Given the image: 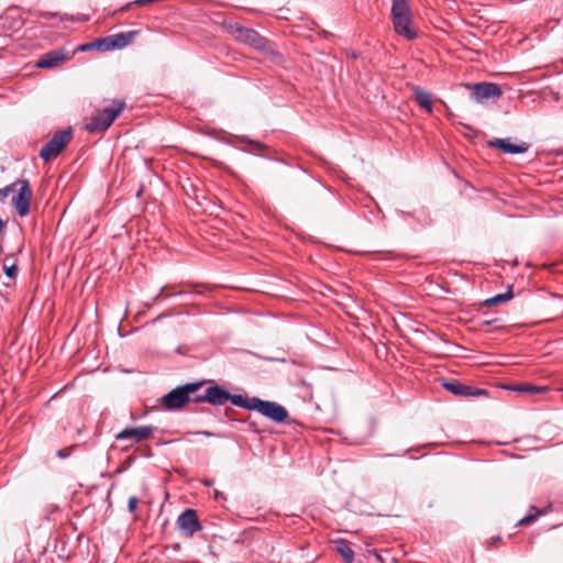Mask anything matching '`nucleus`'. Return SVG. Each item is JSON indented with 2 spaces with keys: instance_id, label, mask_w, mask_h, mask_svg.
I'll use <instances>...</instances> for the list:
<instances>
[{
  "instance_id": "nucleus-26",
  "label": "nucleus",
  "mask_w": 563,
  "mask_h": 563,
  "mask_svg": "<svg viewBox=\"0 0 563 563\" xmlns=\"http://www.w3.org/2000/svg\"><path fill=\"white\" fill-rule=\"evenodd\" d=\"M15 190L14 183L0 189V201L4 200L11 191Z\"/></svg>"
},
{
  "instance_id": "nucleus-15",
  "label": "nucleus",
  "mask_w": 563,
  "mask_h": 563,
  "mask_svg": "<svg viewBox=\"0 0 563 563\" xmlns=\"http://www.w3.org/2000/svg\"><path fill=\"white\" fill-rule=\"evenodd\" d=\"M413 93H415V99H416L417 103L422 109H424L428 113H432L433 106H432V100H431L430 93L422 90L419 87H416L413 89Z\"/></svg>"
},
{
  "instance_id": "nucleus-30",
  "label": "nucleus",
  "mask_w": 563,
  "mask_h": 563,
  "mask_svg": "<svg viewBox=\"0 0 563 563\" xmlns=\"http://www.w3.org/2000/svg\"><path fill=\"white\" fill-rule=\"evenodd\" d=\"M68 455H69V453H68V452H66V451H64V450H59V451L57 452V456H58V457H60V459H65V457H67Z\"/></svg>"
},
{
  "instance_id": "nucleus-33",
  "label": "nucleus",
  "mask_w": 563,
  "mask_h": 563,
  "mask_svg": "<svg viewBox=\"0 0 563 563\" xmlns=\"http://www.w3.org/2000/svg\"><path fill=\"white\" fill-rule=\"evenodd\" d=\"M251 144H253V145H255V146H258V147H261V146H262V144H261L260 142H255V141H252V142H251Z\"/></svg>"
},
{
  "instance_id": "nucleus-35",
  "label": "nucleus",
  "mask_w": 563,
  "mask_h": 563,
  "mask_svg": "<svg viewBox=\"0 0 563 563\" xmlns=\"http://www.w3.org/2000/svg\"><path fill=\"white\" fill-rule=\"evenodd\" d=\"M492 541H493V542H498V541H500V538H499V537L492 538Z\"/></svg>"
},
{
  "instance_id": "nucleus-23",
  "label": "nucleus",
  "mask_w": 563,
  "mask_h": 563,
  "mask_svg": "<svg viewBox=\"0 0 563 563\" xmlns=\"http://www.w3.org/2000/svg\"><path fill=\"white\" fill-rule=\"evenodd\" d=\"M37 15L44 20H58V21H64V20H69L70 18H68L66 14L65 15H60L59 13H56V12H48V11H41L37 13Z\"/></svg>"
},
{
  "instance_id": "nucleus-25",
  "label": "nucleus",
  "mask_w": 563,
  "mask_h": 563,
  "mask_svg": "<svg viewBox=\"0 0 563 563\" xmlns=\"http://www.w3.org/2000/svg\"><path fill=\"white\" fill-rule=\"evenodd\" d=\"M139 498L136 496H131L128 500V510L131 514H134L137 510Z\"/></svg>"
},
{
  "instance_id": "nucleus-4",
  "label": "nucleus",
  "mask_w": 563,
  "mask_h": 563,
  "mask_svg": "<svg viewBox=\"0 0 563 563\" xmlns=\"http://www.w3.org/2000/svg\"><path fill=\"white\" fill-rule=\"evenodd\" d=\"M244 409L256 410L264 417L277 423H282L288 418V411L284 406L275 401L262 400L257 397H246V405H244Z\"/></svg>"
},
{
  "instance_id": "nucleus-10",
  "label": "nucleus",
  "mask_w": 563,
  "mask_h": 563,
  "mask_svg": "<svg viewBox=\"0 0 563 563\" xmlns=\"http://www.w3.org/2000/svg\"><path fill=\"white\" fill-rule=\"evenodd\" d=\"M466 87L472 88V98L476 102H483L487 99H497L503 93L500 87L494 82H478L473 86L466 85Z\"/></svg>"
},
{
  "instance_id": "nucleus-6",
  "label": "nucleus",
  "mask_w": 563,
  "mask_h": 563,
  "mask_svg": "<svg viewBox=\"0 0 563 563\" xmlns=\"http://www.w3.org/2000/svg\"><path fill=\"white\" fill-rule=\"evenodd\" d=\"M209 404L212 406H222L230 401L234 406L244 408L246 405V397L242 395H232L220 385H212L207 387Z\"/></svg>"
},
{
  "instance_id": "nucleus-13",
  "label": "nucleus",
  "mask_w": 563,
  "mask_h": 563,
  "mask_svg": "<svg viewBox=\"0 0 563 563\" xmlns=\"http://www.w3.org/2000/svg\"><path fill=\"white\" fill-rule=\"evenodd\" d=\"M395 32L407 40H415L417 32L412 26L411 14L391 19Z\"/></svg>"
},
{
  "instance_id": "nucleus-38",
  "label": "nucleus",
  "mask_w": 563,
  "mask_h": 563,
  "mask_svg": "<svg viewBox=\"0 0 563 563\" xmlns=\"http://www.w3.org/2000/svg\"><path fill=\"white\" fill-rule=\"evenodd\" d=\"M492 321H484L483 324L489 325Z\"/></svg>"
},
{
  "instance_id": "nucleus-7",
  "label": "nucleus",
  "mask_w": 563,
  "mask_h": 563,
  "mask_svg": "<svg viewBox=\"0 0 563 563\" xmlns=\"http://www.w3.org/2000/svg\"><path fill=\"white\" fill-rule=\"evenodd\" d=\"M18 192L12 198V203L20 217H25L30 213V205L32 200V189L27 179H19L14 183Z\"/></svg>"
},
{
  "instance_id": "nucleus-8",
  "label": "nucleus",
  "mask_w": 563,
  "mask_h": 563,
  "mask_svg": "<svg viewBox=\"0 0 563 563\" xmlns=\"http://www.w3.org/2000/svg\"><path fill=\"white\" fill-rule=\"evenodd\" d=\"M176 527L186 537H192L202 528L198 519L197 511L191 508L184 510L178 516Z\"/></svg>"
},
{
  "instance_id": "nucleus-24",
  "label": "nucleus",
  "mask_w": 563,
  "mask_h": 563,
  "mask_svg": "<svg viewBox=\"0 0 563 563\" xmlns=\"http://www.w3.org/2000/svg\"><path fill=\"white\" fill-rule=\"evenodd\" d=\"M190 402H195V404L208 402L209 404V398H208L207 389L205 390V394H202V395H195V393H194L191 395Z\"/></svg>"
},
{
  "instance_id": "nucleus-22",
  "label": "nucleus",
  "mask_w": 563,
  "mask_h": 563,
  "mask_svg": "<svg viewBox=\"0 0 563 563\" xmlns=\"http://www.w3.org/2000/svg\"><path fill=\"white\" fill-rule=\"evenodd\" d=\"M543 514L544 512L542 510H539V509H537L536 507L532 506L529 509V514L527 516H525L522 519H520L518 525L519 526L530 525L533 521H536Z\"/></svg>"
},
{
  "instance_id": "nucleus-20",
  "label": "nucleus",
  "mask_w": 563,
  "mask_h": 563,
  "mask_svg": "<svg viewBox=\"0 0 563 563\" xmlns=\"http://www.w3.org/2000/svg\"><path fill=\"white\" fill-rule=\"evenodd\" d=\"M93 45L96 49L102 52L117 49L114 46V40L112 35L95 40Z\"/></svg>"
},
{
  "instance_id": "nucleus-37",
  "label": "nucleus",
  "mask_w": 563,
  "mask_h": 563,
  "mask_svg": "<svg viewBox=\"0 0 563 563\" xmlns=\"http://www.w3.org/2000/svg\"><path fill=\"white\" fill-rule=\"evenodd\" d=\"M351 56H352L353 58H357V57H358V55H357L356 53H354V52L352 53V55H351Z\"/></svg>"
},
{
  "instance_id": "nucleus-17",
  "label": "nucleus",
  "mask_w": 563,
  "mask_h": 563,
  "mask_svg": "<svg viewBox=\"0 0 563 563\" xmlns=\"http://www.w3.org/2000/svg\"><path fill=\"white\" fill-rule=\"evenodd\" d=\"M410 14V4L408 0H393L390 11L391 19Z\"/></svg>"
},
{
  "instance_id": "nucleus-32",
  "label": "nucleus",
  "mask_w": 563,
  "mask_h": 563,
  "mask_svg": "<svg viewBox=\"0 0 563 563\" xmlns=\"http://www.w3.org/2000/svg\"><path fill=\"white\" fill-rule=\"evenodd\" d=\"M5 224L3 220L0 218V232L4 229Z\"/></svg>"
},
{
  "instance_id": "nucleus-34",
  "label": "nucleus",
  "mask_w": 563,
  "mask_h": 563,
  "mask_svg": "<svg viewBox=\"0 0 563 563\" xmlns=\"http://www.w3.org/2000/svg\"><path fill=\"white\" fill-rule=\"evenodd\" d=\"M205 485L206 486H211L212 485V481H205Z\"/></svg>"
},
{
  "instance_id": "nucleus-18",
  "label": "nucleus",
  "mask_w": 563,
  "mask_h": 563,
  "mask_svg": "<svg viewBox=\"0 0 563 563\" xmlns=\"http://www.w3.org/2000/svg\"><path fill=\"white\" fill-rule=\"evenodd\" d=\"M510 389L514 391H517V393H525V394H532V395L544 394L549 390V388L545 386H538V385L528 384V383L514 385L510 387Z\"/></svg>"
},
{
  "instance_id": "nucleus-14",
  "label": "nucleus",
  "mask_w": 563,
  "mask_h": 563,
  "mask_svg": "<svg viewBox=\"0 0 563 563\" xmlns=\"http://www.w3.org/2000/svg\"><path fill=\"white\" fill-rule=\"evenodd\" d=\"M489 145L507 154H522L529 148V145L526 142L512 144L508 139H495L494 141H490Z\"/></svg>"
},
{
  "instance_id": "nucleus-9",
  "label": "nucleus",
  "mask_w": 563,
  "mask_h": 563,
  "mask_svg": "<svg viewBox=\"0 0 563 563\" xmlns=\"http://www.w3.org/2000/svg\"><path fill=\"white\" fill-rule=\"evenodd\" d=\"M442 386L457 397H481V396H487L488 391L483 388H477L471 385L462 384L457 380H446L442 383Z\"/></svg>"
},
{
  "instance_id": "nucleus-29",
  "label": "nucleus",
  "mask_w": 563,
  "mask_h": 563,
  "mask_svg": "<svg viewBox=\"0 0 563 563\" xmlns=\"http://www.w3.org/2000/svg\"><path fill=\"white\" fill-rule=\"evenodd\" d=\"M195 434H202L206 437H214V433H212L210 431H197V432H195Z\"/></svg>"
},
{
  "instance_id": "nucleus-36",
  "label": "nucleus",
  "mask_w": 563,
  "mask_h": 563,
  "mask_svg": "<svg viewBox=\"0 0 563 563\" xmlns=\"http://www.w3.org/2000/svg\"><path fill=\"white\" fill-rule=\"evenodd\" d=\"M214 496H216V498H219L220 496H222V494H221V493H219V492H216V493H214Z\"/></svg>"
},
{
  "instance_id": "nucleus-31",
  "label": "nucleus",
  "mask_w": 563,
  "mask_h": 563,
  "mask_svg": "<svg viewBox=\"0 0 563 563\" xmlns=\"http://www.w3.org/2000/svg\"><path fill=\"white\" fill-rule=\"evenodd\" d=\"M133 4H134V3H132V1H131V2L126 3L125 5L121 7L119 11H121V12L126 11V10H129Z\"/></svg>"
},
{
  "instance_id": "nucleus-19",
  "label": "nucleus",
  "mask_w": 563,
  "mask_h": 563,
  "mask_svg": "<svg viewBox=\"0 0 563 563\" xmlns=\"http://www.w3.org/2000/svg\"><path fill=\"white\" fill-rule=\"evenodd\" d=\"M336 550L346 563L353 562L354 552L345 540L338 541Z\"/></svg>"
},
{
  "instance_id": "nucleus-3",
  "label": "nucleus",
  "mask_w": 563,
  "mask_h": 563,
  "mask_svg": "<svg viewBox=\"0 0 563 563\" xmlns=\"http://www.w3.org/2000/svg\"><path fill=\"white\" fill-rule=\"evenodd\" d=\"M125 103L123 101H113L112 106L104 108L93 115L85 129L92 134L107 131L114 120L123 112Z\"/></svg>"
},
{
  "instance_id": "nucleus-27",
  "label": "nucleus",
  "mask_w": 563,
  "mask_h": 563,
  "mask_svg": "<svg viewBox=\"0 0 563 563\" xmlns=\"http://www.w3.org/2000/svg\"><path fill=\"white\" fill-rule=\"evenodd\" d=\"M4 273L9 278H14L16 276V265H7L4 264Z\"/></svg>"
},
{
  "instance_id": "nucleus-11",
  "label": "nucleus",
  "mask_w": 563,
  "mask_h": 563,
  "mask_svg": "<svg viewBox=\"0 0 563 563\" xmlns=\"http://www.w3.org/2000/svg\"><path fill=\"white\" fill-rule=\"evenodd\" d=\"M156 427L142 426L139 428H125L115 435L117 441L131 440L134 443L143 442L152 437Z\"/></svg>"
},
{
  "instance_id": "nucleus-28",
  "label": "nucleus",
  "mask_w": 563,
  "mask_h": 563,
  "mask_svg": "<svg viewBox=\"0 0 563 563\" xmlns=\"http://www.w3.org/2000/svg\"><path fill=\"white\" fill-rule=\"evenodd\" d=\"M92 48H95L93 42H91V43H86V44H84V45H81V46L79 47V49H80V51H82V52H87V51H90V49H92Z\"/></svg>"
},
{
  "instance_id": "nucleus-2",
  "label": "nucleus",
  "mask_w": 563,
  "mask_h": 563,
  "mask_svg": "<svg viewBox=\"0 0 563 563\" xmlns=\"http://www.w3.org/2000/svg\"><path fill=\"white\" fill-rule=\"evenodd\" d=\"M203 382L188 383L172 389L168 394L158 399L161 406L169 411L184 408L191 400V395L196 393Z\"/></svg>"
},
{
  "instance_id": "nucleus-1",
  "label": "nucleus",
  "mask_w": 563,
  "mask_h": 563,
  "mask_svg": "<svg viewBox=\"0 0 563 563\" xmlns=\"http://www.w3.org/2000/svg\"><path fill=\"white\" fill-rule=\"evenodd\" d=\"M230 32L240 42H243L258 51L266 52L275 64H282L284 62V56L271 48L267 40L261 36L256 31L244 27L240 24H234L231 25Z\"/></svg>"
},
{
  "instance_id": "nucleus-21",
  "label": "nucleus",
  "mask_w": 563,
  "mask_h": 563,
  "mask_svg": "<svg viewBox=\"0 0 563 563\" xmlns=\"http://www.w3.org/2000/svg\"><path fill=\"white\" fill-rule=\"evenodd\" d=\"M512 298V291H511V287L508 288V290L504 294H498L492 298H488L484 301V305L486 306H492V305H497V303H500V302H505V301H508Z\"/></svg>"
},
{
  "instance_id": "nucleus-16",
  "label": "nucleus",
  "mask_w": 563,
  "mask_h": 563,
  "mask_svg": "<svg viewBox=\"0 0 563 563\" xmlns=\"http://www.w3.org/2000/svg\"><path fill=\"white\" fill-rule=\"evenodd\" d=\"M139 34V31H129V32H121L113 34L114 40V46L117 49L124 48L129 44H131L136 35Z\"/></svg>"
},
{
  "instance_id": "nucleus-5",
  "label": "nucleus",
  "mask_w": 563,
  "mask_h": 563,
  "mask_svg": "<svg viewBox=\"0 0 563 563\" xmlns=\"http://www.w3.org/2000/svg\"><path fill=\"white\" fill-rule=\"evenodd\" d=\"M71 136L70 130H63L55 133L53 137L41 148L40 157L45 162L57 157L70 142Z\"/></svg>"
},
{
  "instance_id": "nucleus-12",
  "label": "nucleus",
  "mask_w": 563,
  "mask_h": 563,
  "mask_svg": "<svg viewBox=\"0 0 563 563\" xmlns=\"http://www.w3.org/2000/svg\"><path fill=\"white\" fill-rule=\"evenodd\" d=\"M69 59V55L64 48H58L42 55L35 66L37 68H54Z\"/></svg>"
}]
</instances>
